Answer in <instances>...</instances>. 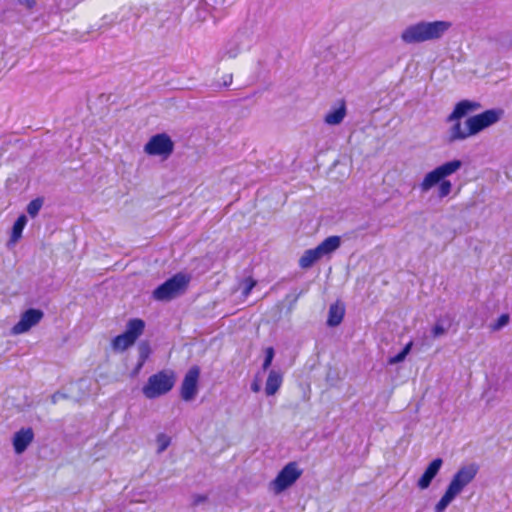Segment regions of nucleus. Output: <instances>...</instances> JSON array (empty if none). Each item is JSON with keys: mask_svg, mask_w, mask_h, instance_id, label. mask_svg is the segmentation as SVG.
Masks as SVG:
<instances>
[{"mask_svg": "<svg viewBox=\"0 0 512 512\" xmlns=\"http://www.w3.org/2000/svg\"><path fill=\"white\" fill-rule=\"evenodd\" d=\"M27 224V217L22 214L14 222L11 230L10 239L8 245L15 244L22 237L23 230Z\"/></svg>", "mask_w": 512, "mask_h": 512, "instance_id": "obj_21", "label": "nucleus"}, {"mask_svg": "<svg viewBox=\"0 0 512 512\" xmlns=\"http://www.w3.org/2000/svg\"><path fill=\"white\" fill-rule=\"evenodd\" d=\"M452 191V183L449 180H443L438 187V197L439 198H445L447 197Z\"/></svg>", "mask_w": 512, "mask_h": 512, "instance_id": "obj_27", "label": "nucleus"}, {"mask_svg": "<svg viewBox=\"0 0 512 512\" xmlns=\"http://www.w3.org/2000/svg\"><path fill=\"white\" fill-rule=\"evenodd\" d=\"M151 352V347L148 341H141L138 344V361L133 370L131 371L130 376L132 378L139 375L145 362L150 357Z\"/></svg>", "mask_w": 512, "mask_h": 512, "instance_id": "obj_14", "label": "nucleus"}, {"mask_svg": "<svg viewBox=\"0 0 512 512\" xmlns=\"http://www.w3.org/2000/svg\"><path fill=\"white\" fill-rule=\"evenodd\" d=\"M34 439L32 428H22L14 434L13 447L17 454L23 453Z\"/></svg>", "mask_w": 512, "mask_h": 512, "instance_id": "obj_13", "label": "nucleus"}, {"mask_svg": "<svg viewBox=\"0 0 512 512\" xmlns=\"http://www.w3.org/2000/svg\"><path fill=\"white\" fill-rule=\"evenodd\" d=\"M453 125L448 130V142L453 143L459 140H465L468 137L472 136L471 133H469V128L466 127V129L462 128V124L460 120H454L452 121Z\"/></svg>", "mask_w": 512, "mask_h": 512, "instance_id": "obj_18", "label": "nucleus"}, {"mask_svg": "<svg viewBox=\"0 0 512 512\" xmlns=\"http://www.w3.org/2000/svg\"><path fill=\"white\" fill-rule=\"evenodd\" d=\"M323 255L320 249L317 247L306 250L299 259V266L303 269L310 268L316 261L321 259Z\"/></svg>", "mask_w": 512, "mask_h": 512, "instance_id": "obj_19", "label": "nucleus"}, {"mask_svg": "<svg viewBox=\"0 0 512 512\" xmlns=\"http://www.w3.org/2000/svg\"><path fill=\"white\" fill-rule=\"evenodd\" d=\"M345 315V305L340 301H337L330 305L328 311L327 325L329 327L338 326L344 318Z\"/></svg>", "mask_w": 512, "mask_h": 512, "instance_id": "obj_15", "label": "nucleus"}, {"mask_svg": "<svg viewBox=\"0 0 512 512\" xmlns=\"http://www.w3.org/2000/svg\"><path fill=\"white\" fill-rule=\"evenodd\" d=\"M174 142L166 133L153 135L144 146V152L150 156H160L167 159L174 151Z\"/></svg>", "mask_w": 512, "mask_h": 512, "instance_id": "obj_7", "label": "nucleus"}, {"mask_svg": "<svg viewBox=\"0 0 512 512\" xmlns=\"http://www.w3.org/2000/svg\"><path fill=\"white\" fill-rule=\"evenodd\" d=\"M251 389L253 392H258L260 390V386L257 383H253L251 385Z\"/></svg>", "mask_w": 512, "mask_h": 512, "instance_id": "obj_40", "label": "nucleus"}, {"mask_svg": "<svg viewBox=\"0 0 512 512\" xmlns=\"http://www.w3.org/2000/svg\"><path fill=\"white\" fill-rule=\"evenodd\" d=\"M244 283L245 287L243 289V294L247 296L256 285V281L253 278L248 277L245 279Z\"/></svg>", "mask_w": 512, "mask_h": 512, "instance_id": "obj_32", "label": "nucleus"}, {"mask_svg": "<svg viewBox=\"0 0 512 512\" xmlns=\"http://www.w3.org/2000/svg\"><path fill=\"white\" fill-rule=\"evenodd\" d=\"M63 397H65L64 394L57 392V393L53 394L52 401H53V403H56L59 398H63Z\"/></svg>", "mask_w": 512, "mask_h": 512, "instance_id": "obj_39", "label": "nucleus"}, {"mask_svg": "<svg viewBox=\"0 0 512 512\" xmlns=\"http://www.w3.org/2000/svg\"><path fill=\"white\" fill-rule=\"evenodd\" d=\"M443 465V460L441 458L433 459L428 466L426 467L424 473L417 481V486L421 490H425L429 488L433 479L439 473L441 467Z\"/></svg>", "mask_w": 512, "mask_h": 512, "instance_id": "obj_12", "label": "nucleus"}, {"mask_svg": "<svg viewBox=\"0 0 512 512\" xmlns=\"http://www.w3.org/2000/svg\"><path fill=\"white\" fill-rule=\"evenodd\" d=\"M462 164L461 160L454 159L436 167V169L439 171L442 179L446 180V177L457 172L462 167Z\"/></svg>", "mask_w": 512, "mask_h": 512, "instance_id": "obj_23", "label": "nucleus"}, {"mask_svg": "<svg viewBox=\"0 0 512 512\" xmlns=\"http://www.w3.org/2000/svg\"><path fill=\"white\" fill-rule=\"evenodd\" d=\"M176 382V374L173 370L164 369L148 378L142 392L148 399H155L172 390Z\"/></svg>", "mask_w": 512, "mask_h": 512, "instance_id": "obj_3", "label": "nucleus"}, {"mask_svg": "<svg viewBox=\"0 0 512 512\" xmlns=\"http://www.w3.org/2000/svg\"><path fill=\"white\" fill-rule=\"evenodd\" d=\"M283 382V374L274 369L270 370L266 384H265V393L267 396L274 395L279 388L281 387Z\"/></svg>", "mask_w": 512, "mask_h": 512, "instance_id": "obj_17", "label": "nucleus"}, {"mask_svg": "<svg viewBox=\"0 0 512 512\" xmlns=\"http://www.w3.org/2000/svg\"><path fill=\"white\" fill-rule=\"evenodd\" d=\"M442 181L443 179L439 171L435 168L425 175L423 181L420 183V189L422 192H427L435 185H439Z\"/></svg>", "mask_w": 512, "mask_h": 512, "instance_id": "obj_22", "label": "nucleus"}, {"mask_svg": "<svg viewBox=\"0 0 512 512\" xmlns=\"http://www.w3.org/2000/svg\"><path fill=\"white\" fill-rule=\"evenodd\" d=\"M481 107V104L472 100H461L454 106L453 111L447 116L446 122L450 123L454 120H461L463 117L467 116L469 113L478 110Z\"/></svg>", "mask_w": 512, "mask_h": 512, "instance_id": "obj_11", "label": "nucleus"}, {"mask_svg": "<svg viewBox=\"0 0 512 512\" xmlns=\"http://www.w3.org/2000/svg\"><path fill=\"white\" fill-rule=\"evenodd\" d=\"M44 317V312L40 309L29 308L24 311L20 320L12 327V333L15 335L28 332L32 327L36 326Z\"/></svg>", "mask_w": 512, "mask_h": 512, "instance_id": "obj_10", "label": "nucleus"}, {"mask_svg": "<svg viewBox=\"0 0 512 512\" xmlns=\"http://www.w3.org/2000/svg\"><path fill=\"white\" fill-rule=\"evenodd\" d=\"M199 375L200 368L197 365L192 366L185 374L180 388V395L184 401H191L196 397Z\"/></svg>", "mask_w": 512, "mask_h": 512, "instance_id": "obj_9", "label": "nucleus"}, {"mask_svg": "<svg viewBox=\"0 0 512 512\" xmlns=\"http://www.w3.org/2000/svg\"><path fill=\"white\" fill-rule=\"evenodd\" d=\"M451 26L452 23L445 20L420 21L407 26L401 33V40L406 44L438 40Z\"/></svg>", "mask_w": 512, "mask_h": 512, "instance_id": "obj_1", "label": "nucleus"}, {"mask_svg": "<svg viewBox=\"0 0 512 512\" xmlns=\"http://www.w3.org/2000/svg\"><path fill=\"white\" fill-rule=\"evenodd\" d=\"M18 3L28 10H32L36 6V0H18Z\"/></svg>", "mask_w": 512, "mask_h": 512, "instance_id": "obj_35", "label": "nucleus"}, {"mask_svg": "<svg viewBox=\"0 0 512 512\" xmlns=\"http://www.w3.org/2000/svg\"><path fill=\"white\" fill-rule=\"evenodd\" d=\"M274 356H275L274 348L273 347H267L265 349V356H264V361H263V364H262V369L264 371L269 369V367L271 366L272 361L274 359Z\"/></svg>", "mask_w": 512, "mask_h": 512, "instance_id": "obj_28", "label": "nucleus"}, {"mask_svg": "<svg viewBox=\"0 0 512 512\" xmlns=\"http://www.w3.org/2000/svg\"><path fill=\"white\" fill-rule=\"evenodd\" d=\"M302 293H303V292H302V291H300V292L295 296V298H294V302H296V301H297V299L302 295Z\"/></svg>", "mask_w": 512, "mask_h": 512, "instance_id": "obj_41", "label": "nucleus"}, {"mask_svg": "<svg viewBox=\"0 0 512 512\" xmlns=\"http://www.w3.org/2000/svg\"><path fill=\"white\" fill-rule=\"evenodd\" d=\"M405 358H406V355L402 351H400L395 356L391 357L389 362L391 364H396V363H400V362L404 361Z\"/></svg>", "mask_w": 512, "mask_h": 512, "instance_id": "obj_34", "label": "nucleus"}, {"mask_svg": "<svg viewBox=\"0 0 512 512\" xmlns=\"http://www.w3.org/2000/svg\"><path fill=\"white\" fill-rule=\"evenodd\" d=\"M145 322L140 318L130 319L126 324L125 331L113 338L111 346L114 351L122 352L132 346L139 336L142 335Z\"/></svg>", "mask_w": 512, "mask_h": 512, "instance_id": "obj_4", "label": "nucleus"}, {"mask_svg": "<svg viewBox=\"0 0 512 512\" xmlns=\"http://www.w3.org/2000/svg\"><path fill=\"white\" fill-rule=\"evenodd\" d=\"M237 35L227 42L220 59H223L224 57L228 58H235L240 52L239 43L237 41Z\"/></svg>", "mask_w": 512, "mask_h": 512, "instance_id": "obj_25", "label": "nucleus"}, {"mask_svg": "<svg viewBox=\"0 0 512 512\" xmlns=\"http://www.w3.org/2000/svg\"><path fill=\"white\" fill-rule=\"evenodd\" d=\"M412 345L413 343L412 342H409L407 343L403 349L401 350L406 356L409 354V352L411 351V348H412Z\"/></svg>", "mask_w": 512, "mask_h": 512, "instance_id": "obj_38", "label": "nucleus"}, {"mask_svg": "<svg viewBox=\"0 0 512 512\" xmlns=\"http://www.w3.org/2000/svg\"><path fill=\"white\" fill-rule=\"evenodd\" d=\"M207 500H208V496L205 495V494H194L193 495L192 505L193 506H198V505L206 502Z\"/></svg>", "mask_w": 512, "mask_h": 512, "instance_id": "obj_33", "label": "nucleus"}, {"mask_svg": "<svg viewBox=\"0 0 512 512\" xmlns=\"http://www.w3.org/2000/svg\"><path fill=\"white\" fill-rule=\"evenodd\" d=\"M191 275L178 272L160 284L152 293L155 300L169 301L183 295L188 289Z\"/></svg>", "mask_w": 512, "mask_h": 512, "instance_id": "obj_2", "label": "nucleus"}, {"mask_svg": "<svg viewBox=\"0 0 512 512\" xmlns=\"http://www.w3.org/2000/svg\"><path fill=\"white\" fill-rule=\"evenodd\" d=\"M302 475L297 462H289L277 474L270 486L274 493L279 494L291 487Z\"/></svg>", "mask_w": 512, "mask_h": 512, "instance_id": "obj_6", "label": "nucleus"}, {"mask_svg": "<svg viewBox=\"0 0 512 512\" xmlns=\"http://www.w3.org/2000/svg\"><path fill=\"white\" fill-rule=\"evenodd\" d=\"M157 442L159 444L158 452H163L168 448L170 444V438L165 434H159L157 437Z\"/></svg>", "mask_w": 512, "mask_h": 512, "instance_id": "obj_30", "label": "nucleus"}, {"mask_svg": "<svg viewBox=\"0 0 512 512\" xmlns=\"http://www.w3.org/2000/svg\"><path fill=\"white\" fill-rule=\"evenodd\" d=\"M232 74H226L223 76V86L228 87L232 83Z\"/></svg>", "mask_w": 512, "mask_h": 512, "instance_id": "obj_36", "label": "nucleus"}, {"mask_svg": "<svg viewBox=\"0 0 512 512\" xmlns=\"http://www.w3.org/2000/svg\"><path fill=\"white\" fill-rule=\"evenodd\" d=\"M509 322V315L508 314H502L497 319V322L493 325L494 330H499L505 325H507Z\"/></svg>", "mask_w": 512, "mask_h": 512, "instance_id": "obj_31", "label": "nucleus"}, {"mask_svg": "<svg viewBox=\"0 0 512 512\" xmlns=\"http://www.w3.org/2000/svg\"><path fill=\"white\" fill-rule=\"evenodd\" d=\"M447 329L448 326H445L442 320H437L431 330L432 336L434 338L440 337L446 333Z\"/></svg>", "mask_w": 512, "mask_h": 512, "instance_id": "obj_29", "label": "nucleus"}, {"mask_svg": "<svg viewBox=\"0 0 512 512\" xmlns=\"http://www.w3.org/2000/svg\"><path fill=\"white\" fill-rule=\"evenodd\" d=\"M341 246V237L340 236H329L324 239L319 245L318 248L321 251V254L324 256L329 255L335 252Z\"/></svg>", "mask_w": 512, "mask_h": 512, "instance_id": "obj_20", "label": "nucleus"}, {"mask_svg": "<svg viewBox=\"0 0 512 512\" xmlns=\"http://www.w3.org/2000/svg\"><path fill=\"white\" fill-rule=\"evenodd\" d=\"M458 495L452 491L448 486L446 488L445 493L440 498V500L436 503L434 510L435 512H444L446 508L450 505V503L457 497Z\"/></svg>", "mask_w": 512, "mask_h": 512, "instance_id": "obj_24", "label": "nucleus"}, {"mask_svg": "<svg viewBox=\"0 0 512 512\" xmlns=\"http://www.w3.org/2000/svg\"><path fill=\"white\" fill-rule=\"evenodd\" d=\"M479 469V465L475 462L461 466L452 477L448 487L459 495L476 478Z\"/></svg>", "mask_w": 512, "mask_h": 512, "instance_id": "obj_8", "label": "nucleus"}, {"mask_svg": "<svg viewBox=\"0 0 512 512\" xmlns=\"http://www.w3.org/2000/svg\"><path fill=\"white\" fill-rule=\"evenodd\" d=\"M504 110L501 108L488 109L484 112L471 116L465 121L471 135H476L484 129L497 123L503 116Z\"/></svg>", "mask_w": 512, "mask_h": 512, "instance_id": "obj_5", "label": "nucleus"}, {"mask_svg": "<svg viewBox=\"0 0 512 512\" xmlns=\"http://www.w3.org/2000/svg\"><path fill=\"white\" fill-rule=\"evenodd\" d=\"M412 345L413 343L412 342H409L407 343L403 349L401 350L406 356L409 354V352L411 351V348H412Z\"/></svg>", "mask_w": 512, "mask_h": 512, "instance_id": "obj_37", "label": "nucleus"}, {"mask_svg": "<svg viewBox=\"0 0 512 512\" xmlns=\"http://www.w3.org/2000/svg\"><path fill=\"white\" fill-rule=\"evenodd\" d=\"M346 116V104L344 100H341L337 106L331 108V110L325 115L324 121L329 125L340 124Z\"/></svg>", "mask_w": 512, "mask_h": 512, "instance_id": "obj_16", "label": "nucleus"}, {"mask_svg": "<svg viewBox=\"0 0 512 512\" xmlns=\"http://www.w3.org/2000/svg\"><path fill=\"white\" fill-rule=\"evenodd\" d=\"M43 203L44 200L42 197H37L29 202L26 211L30 215V217L34 218L38 215L40 209L43 206Z\"/></svg>", "mask_w": 512, "mask_h": 512, "instance_id": "obj_26", "label": "nucleus"}]
</instances>
